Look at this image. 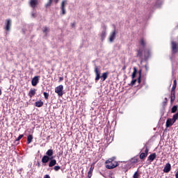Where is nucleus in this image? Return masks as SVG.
Wrapping results in <instances>:
<instances>
[{"mask_svg": "<svg viewBox=\"0 0 178 178\" xmlns=\"http://www.w3.org/2000/svg\"><path fill=\"white\" fill-rule=\"evenodd\" d=\"M133 178H140V173H138V171H136V172L134 174Z\"/></svg>", "mask_w": 178, "mask_h": 178, "instance_id": "obj_31", "label": "nucleus"}, {"mask_svg": "<svg viewBox=\"0 0 178 178\" xmlns=\"http://www.w3.org/2000/svg\"><path fill=\"white\" fill-rule=\"evenodd\" d=\"M43 105L44 102H42L41 100L35 102V106H36L37 108H41V106H42Z\"/></svg>", "mask_w": 178, "mask_h": 178, "instance_id": "obj_22", "label": "nucleus"}, {"mask_svg": "<svg viewBox=\"0 0 178 178\" xmlns=\"http://www.w3.org/2000/svg\"><path fill=\"white\" fill-rule=\"evenodd\" d=\"M38 83H40V76H35L31 80V84L33 87H35Z\"/></svg>", "mask_w": 178, "mask_h": 178, "instance_id": "obj_7", "label": "nucleus"}, {"mask_svg": "<svg viewBox=\"0 0 178 178\" xmlns=\"http://www.w3.org/2000/svg\"><path fill=\"white\" fill-rule=\"evenodd\" d=\"M49 29H48V27L44 26V29L42 30V32L45 34V35H47V33H49Z\"/></svg>", "mask_w": 178, "mask_h": 178, "instance_id": "obj_29", "label": "nucleus"}, {"mask_svg": "<svg viewBox=\"0 0 178 178\" xmlns=\"http://www.w3.org/2000/svg\"><path fill=\"white\" fill-rule=\"evenodd\" d=\"M145 70H148V66L147 65H145Z\"/></svg>", "mask_w": 178, "mask_h": 178, "instance_id": "obj_46", "label": "nucleus"}, {"mask_svg": "<svg viewBox=\"0 0 178 178\" xmlns=\"http://www.w3.org/2000/svg\"><path fill=\"white\" fill-rule=\"evenodd\" d=\"M29 5L33 9H35L37 5H38V0H31Z\"/></svg>", "mask_w": 178, "mask_h": 178, "instance_id": "obj_13", "label": "nucleus"}, {"mask_svg": "<svg viewBox=\"0 0 178 178\" xmlns=\"http://www.w3.org/2000/svg\"><path fill=\"white\" fill-rule=\"evenodd\" d=\"M43 95H44L45 99H48V98L49 97V93H48L47 92H44L43 93Z\"/></svg>", "mask_w": 178, "mask_h": 178, "instance_id": "obj_32", "label": "nucleus"}, {"mask_svg": "<svg viewBox=\"0 0 178 178\" xmlns=\"http://www.w3.org/2000/svg\"><path fill=\"white\" fill-rule=\"evenodd\" d=\"M31 16H32V17H35L36 15H35V13H33L31 14Z\"/></svg>", "mask_w": 178, "mask_h": 178, "instance_id": "obj_43", "label": "nucleus"}, {"mask_svg": "<svg viewBox=\"0 0 178 178\" xmlns=\"http://www.w3.org/2000/svg\"><path fill=\"white\" fill-rule=\"evenodd\" d=\"M165 101L166 102H168V98H165Z\"/></svg>", "mask_w": 178, "mask_h": 178, "instance_id": "obj_48", "label": "nucleus"}, {"mask_svg": "<svg viewBox=\"0 0 178 178\" xmlns=\"http://www.w3.org/2000/svg\"><path fill=\"white\" fill-rule=\"evenodd\" d=\"M95 168V163H92L91 165H90V170L89 171L90 172H94V168Z\"/></svg>", "mask_w": 178, "mask_h": 178, "instance_id": "obj_30", "label": "nucleus"}, {"mask_svg": "<svg viewBox=\"0 0 178 178\" xmlns=\"http://www.w3.org/2000/svg\"><path fill=\"white\" fill-rule=\"evenodd\" d=\"M52 2H54L56 4V3H58V2H59V0H49L47 3L45 5V7L49 8V6H51V5H52Z\"/></svg>", "mask_w": 178, "mask_h": 178, "instance_id": "obj_21", "label": "nucleus"}, {"mask_svg": "<svg viewBox=\"0 0 178 178\" xmlns=\"http://www.w3.org/2000/svg\"><path fill=\"white\" fill-rule=\"evenodd\" d=\"M54 170H55L56 172H58V170H60V166L59 165H55L54 167Z\"/></svg>", "mask_w": 178, "mask_h": 178, "instance_id": "obj_33", "label": "nucleus"}, {"mask_svg": "<svg viewBox=\"0 0 178 178\" xmlns=\"http://www.w3.org/2000/svg\"><path fill=\"white\" fill-rule=\"evenodd\" d=\"M33 135L30 134L27 136V144H31L33 143Z\"/></svg>", "mask_w": 178, "mask_h": 178, "instance_id": "obj_25", "label": "nucleus"}, {"mask_svg": "<svg viewBox=\"0 0 178 178\" xmlns=\"http://www.w3.org/2000/svg\"><path fill=\"white\" fill-rule=\"evenodd\" d=\"M171 169H172V165L169 163H168L165 164V165L163 168V172H164V173H169V172H170Z\"/></svg>", "mask_w": 178, "mask_h": 178, "instance_id": "obj_12", "label": "nucleus"}, {"mask_svg": "<svg viewBox=\"0 0 178 178\" xmlns=\"http://www.w3.org/2000/svg\"><path fill=\"white\" fill-rule=\"evenodd\" d=\"M10 27H12V20L10 19H6L4 30H6V31H10Z\"/></svg>", "mask_w": 178, "mask_h": 178, "instance_id": "obj_5", "label": "nucleus"}, {"mask_svg": "<svg viewBox=\"0 0 178 178\" xmlns=\"http://www.w3.org/2000/svg\"><path fill=\"white\" fill-rule=\"evenodd\" d=\"M35 94H37V89L31 88L28 93V95L30 98H33V97H34V95H35Z\"/></svg>", "mask_w": 178, "mask_h": 178, "instance_id": "obj_9", "label": "nucleus"}, {"mask_svg": "<svg viewBox=\"0 0 178 178\" xmlns=\"http://www.w3.org/2000/svg\"><path fill=\"white\" fill-rule=\"evenodd\" d=\"M36 166H38V168H40V166H41V164H40V162H38L36 163Z\"/></svg>", "mask_w": 178, "mask_h": 178, "instance_id": "obj_42", "label": "nucleus"}, {"mask_svg": "<svg viewBox=\"0 0 178 178\" xmlns=\"http://www.w3.org/2000/svg\"><path fill=\"white\" fill-rule=\"evenodd\" d=\"M127 67L126 66V65H124L123 66V67H122V70H126V68H127Z\"/></svg>", "mask_w": 178, "mask_h": 178, "instance_id": "obj_44", "label": "nucleus"}, {"mask_svg": "<svg viewBox=\"0 0 178 178\" xmlns=\"http://www.w3.org/2000/svg\"><path fill=\"white\" fill-rule=\"evenodd\" d=\"M0 95H2V90H0Z\"/></svg>", "mask_w": 178, "mask_h": 178, "instance_id": "obj_47", "label": "nucleus"}, {"mask_svg": "<svg viewBox=\"0 0 178 178\" xmlns=\"http://www.w3.org/2000/svg\"><path fill=\"white\" fill-rule=\"evenodd\" d=\"M172 51L173 54H177V52H178L177 43H176V42H172Z\"/></svg>", "mask_w": 178, "mask_h": 178, "instance_id": "obj_15", "label": "nucleus"}, {"mask_svg": "<svg viewBox=\"0 0 178 178\" xmlns=\"http://www.w3.org/2000/svg\"><path fill=\"white\" fill-rule=\"evenodd\" d=\"M23 137H24V134H21L18 136V138L16 139V141H20V140H22V138H23Z\"/></svg>", "mask_w": 178, "mask_h": 178, "instance_id": "obj_34", "label": "nucleus"}, {"mask_svg": "<svg viewBox=\"0 0 178 178\" xmlns=\"http://www.w3.org/2000/svg\"><path fill=\"white\" fill-rule=\"evenodd\" d=\"M60 81H63V76H60V77H59V81H58V82L60 83Z\"/></svg>", "mask_w": 178, "mask_h": 178, "instance_id": "obj_38", "label": "nucleus"}, {"mask_svg": "<svg viewBox=\"0 0 178 178\" xmlns=\"http://www.w3.org/2000/svg\"><path fill=\"white\" fill-rule=\"evenodd\" d=\"M139 44L143 47L142 49H144V47L147 45V42H145V40L143 38H141L139 41Z\"/></svg>", "mask_w": 178, "mask_h": 178, "instance_id": "obj_18", "label": "nucleus"}, {"mask_svg": "<svg viewBox=\"0 0 178 178\" xmlns=\"http://www.w3.org/2000/svg\"><path fill=\"white\" fill-rule=\"evenodd\" d=\"M136 56L137 58H140L141 60L145 59L147 60V59L151 56V50L149 49L139 48L137 50Z\"/></svg>", "mask_w": 178, "mask_h": 178, "instance_id": "obj_1", "label": "nucleus"}, {"mask_svg": "<svg viewBox=\"0 0 178 178\" xmlns=\"http://www.w3.org/2000/svg\"><path fill=\"white\" fill-rule=\"evenodd\" d=\"M66 5H67V1L66 0H63L61 3V15H66V10L65 9V7L66 6Z\"/></svg>", "mask_w": 178, "mask_h": 178, "instance_id": "obj_6", "label": "nucleus"}, {"mask_svg": "<svg viewBox=\"0 0 178 178\" xmlns=\"http://www.w3.org/2000/svg\"><path fill=\"white\" fill-rule=\"evenodd\" d=\"M172 124H175L172 118H168L165 122V127L168 129L169 127H171Z\"/></svg>", "mask_w": 178, "mask_h": 178, "instance_id": "obj_10", "label": "nucleus"}, {"mask_svg": "<svg viewBox=\"0 0 178 178\" xmlns=\"http://www.w3.org/2000/svg\"><path fill=\"white\" fill-rule=\"evenodd\" d=\"M177 87V80L175 79L173 81V85H172V87L171 88V90L176 91Z\"/></svg>", "mask_w": 178, "mask_h": 178, "instance_id": "obj_23", "label": "nucleus"}, {"mask_svg": "<svg viewBox=\"0 0 178 178\" xmlns=\"http://www.w3.org/2000/svg\"><path fill=\"white\" fill-rule=\"evenodd\" d=\"M56 94H58V97L63 96V85H60L55 88Z\"/></svg>", "mask_w": 178, "mask_h": 178, "instance_id": "obj_4", "label": "nucleus"}, {"mask_svg": "<svg viewBox=\"0 0 178 178\" xmlns=\"http://www.w3.org/2000/svg\"><path fill=\"white\" fill-rule=\"evenodd\" d=\"M92 177V171H88V177L91 178Z\"/></svg>", "mask_w": 178, "mask_h": 178, "instance_id": "obj_35", "label": "nucleus"}, {"mask_svg": "<svg viewBox=\"0 0 178 178\" xmlns=\"http://www.w3.org/2000/svg\"><path fill=\"white\" fill-rule=\"evenodd\" d=\"M71 26L72 28L76 27V23L74 22V23L71 24Z\"/></svg>", "mask_w": 178, "mask_h": 178, "instance_id": "obj_40", "label": "nucleus"}, {"mask_svg": "<svg viewBox=\"0 0 178 178\" xmlns=\"http://www.w3.org/2000/svg\"><path fill=\"white\" fill-rule=\"evenodd\" d=\"M55 165H56V160L54 159V157H51L49 163V167L53 168V166H55Z\"/></svg>", "mask_w": 178, "mask_h": 178, "instance_id": "obj_16", "label": "nucleus"}, {"mask_svg": "<svg viewBox=\"0 0 178 178\" xmlns=\"http://www.w3.org/2000/svg\"><path fill=\"white\" fill-rule=\"evenodd\" d=\"M95 73L96 74L95 81H98L99 79H101L102 81H105L106 79H108V76H109V72H108L103 73L101 76V71L99 70V67L97 65L95 66Z\"/></svg>", "mask_w": 178, "mask_h": 178, "instance_id": "obj_2", "label": "nucleus"}, {"mask_svg": "<svg viewBox=\"0 0 178 178\" xmlns=\"http://www.w3.org/2000/svg\"><path fill=\"white\" fill-rule=\"evenodd\" d=\"M100 37L102 38V41H104L105 40V37H106V32H105V31H103L100 34Z\"/></svg>", "mask_w": 178, "mask_h": 178, "instance_id": "obj_26", "label": "nucleus"}, {"mask_svg": "<svg viewBox=\"0 0 178 178\" xmlns=\"http://www.w3.org/2000/svg\"><path fill=\"white\" fill-rule=\"evenodd\" d=\"M54 155V150L52 149H49L46 152V156H52Z\"/></svg>", "mask_w": 178, "mask_h": 178, "instance_id": "obj_24", "label": "nucleus"}, {"mask_svg": "<svg viewBox=\"0 0 178 178\" xmlns=\"http://www.w3.org/2000/svg\"><path fill=\"white\" fill-rule=\"evenodd\" d=\"M50 159H51V157L48 156H43V157L42 158V163H48Z\"/></svg>", "mask_w": 178, "mask_h": 178, "instance_id": "obj_19", "label": "nucleus"}, {"mask_svg": "<svg viewBox=\"0 0 178 178\" xmlns=\"http://www.w3.org/2000/svg\"><path fill=\"white\" fill-rule=\"evenodd\" d=\"M175 99H176V91L171 90L170 91V102H171V104H173V102H175Z\"/></svg>", "mask_w": 178, "mask_h": 178, "instance_id": "obj_11", "label": "nucleus"}, {"mask_svg": "<svg viewBox=\"0 0 178 178\" xmlns=\"http://www.w3.org/2000/svg\"><path fill=\"white\" fill-rule=\"evenodd\" d=\"M138 82L139 84H140V83H141V76H138Z\"/></svg>", "mask_w": 178, "mask_h": 178, "instance_id": "obj_39", "label": "nucleus"}, {"mask_svg": "<svg viewBox=\"0 0 178 178\" xmlns=\"http://www.w3.org/2000/svg\"><path fill=\"white\" fill-rule=\"evenodd\" d=\"M149 152V149H148L147 147H146L145 152H143L140 154L139 158L140 159H145L147 156H148V152Z\"/></svg>", "mask_w": 178, "mask_h": 178, "instance_id": "obj_8", "label": "nucleus"}, {"mask_svg": "<svg viewBox=\"0 0 178 178\" xmlns=\"http://www.w3.org/2000/svg\"><path fill=\"white\" fill-rule=\"evenodd\" d=\"M44 178H51V177L49 175H45Z\"/></svg>", "mask_w": 178, "mask_h": 178, "instance_id": "obj_41", "label": "nucleus"}, {"mask_svg": "<svg viewBox=\"0 0 178 178\" xmlns=\"http://www.w3.org/2000/svg\"><path fill=\"white\" fill-rule=\"evenodd\" d=\"M141 76H142V70H139V71H138V77H141Z\"/></svg>", "mask_w": 178, "mask_h": 178, "instance_id": "obj_37", "label": "nucleus"}, {"mask_svg": "<svg viewBox=\"0 0 178 178\" xmlns=\"http://www.w3.org/2000/svg\"><path fill=\"white\" fill-rule=\"evenodd\" d=\"M177 112V106H173L171 108V113H176Z\"/></svg>", "mask_w": 178, "mask_h": 178, "instance_id": "obj_28", "label": "nucleus"}, {"mask_svg": "<svg viewBox=\"0 0 178 178\" xmlns=\"http://www.w3.org/2000/svg\"><path fill=\"white\" fill-rule=\"evenodd\" d=\"M166 104H168V102H166V101H164V102H163V105H166Z\"/></svg>", "mask_w": 178, "mask_h": 178, "instance_id": "obj_45", "label": "nucleus"}, {"mask_svg": "<svg viewBox=\"0 0 178 178\" xmlns=\"http://www.w3.org/2000/svg\"><path fill=\"white\" fill-rule=\"evenodd\" d=\"M133 69H134V72H133V73H132L131 77H132V79H136V74H137V67H134Z\"/></svg>", "mask_w": 178, "mask_h": 178, "instance_id": "obj_27", "label": "nucleus"}, {"mask_svg": "<svg viewBox=\"0 0 178 178\" xmlns=\"http://www.w3.org/2000/svg\"><path fill=\"white\" fill-rule=\"evenodd\" d=\"M115 38H116V30H114L109 35V41L112 42L115 41Z\"/></svg>", "mask_w": 178, "mask_h": 178, "instance_id": "obj_14", "label": "nucleus"}, {"mask_svg": "<svg viewBox=\"0 0 178 178\" xmlns=\"http://www.w3.org/2000/svg\"><path fill=\"white\" fill-rule=\"evenodd\" d=\"M156 158V154L152 153L148 156L147 161H150V162H154Z\"/></svg>", "mask_w": 178, "mask_h": 178, "instance_id": "obj_17", "label": "nucleus"}, {"mask_svg": "<svg viewBox=\"0 0 178 178\" xmlns=\"http://www.w3.org/2000/svg\"><path fill=\"white\" fill-rule=\"evenodd\" d=\"M137 81V79H134L131 81V86H134Z\"/></svg>", "mask_w": 178, "mask_h": 178, "instance_id": "obj_36", "label": "nucleus"}, {"mask_svg": "<svg viewBox=\"0 0 178 178\" xmlns=\"http://www.w3.org/2000/svg\"><path fill=\"white\" fill-rule=\"evenodd\" d=\"M129 163L131 164H133V163H138V156H136L133 158H131L130 160H129Z\"/></svg>", "mask_w": 178, "mask_h": 178, "instance_id": "obj_20", "label": "nucleus"}, {"mask_svg": "<svg viewBox=\"0 0 178 178\" xmlns=\"http://www.w3.org/2000/svg\"><path fill=\"white\" fill-rule=\"evenodd\" d=\"M115 159H116V157L113 156L105 161L106 169H115V168L119 166V163Z\"/></svg>", "mask_w": 178, "mask_h": 178, "instance_id": "obj_3", "label": "nucleus"}]
</instances>
